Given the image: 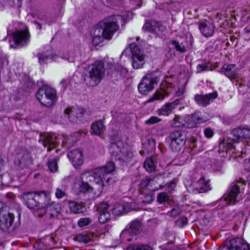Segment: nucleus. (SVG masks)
<instances>
[{"label": "nucleus", "mask_w": 250, "mask_h": 250, "mask_svg": "<svg viewBox=\"0 0 250 250\" xmlns=\"http://www.w3.org/2000/svg\"><path fill=\"white\" fill-rule=\"evenodd\" d=\"M234 139L230 138L224 139L219 144V153H228L229 151L234 152V150L236 149L235 146L233 145Z\"/></svg>", "instance_id": "obj_19"}, {"label": "nucleus", "mask_w": 250, "mask_h": 250, "mask_svg": "<svg viewBox=\"0 0 250 250\" xmlns=\"http://www.w3.org/2000/svg\"><path fill=\"white\" fill-rule=\"evenodd\" d=\"M244 167L246 170L250 171V158L244 160Z\"/></svg>", "instance_id": "obj_50"}, {"label": "nucleus", "mask_w": 250, "mask_h": 250, "mask_svg": "<svg viewBox=\"0 0 250 250\" xmlns=\"http://www.w3.org/2000/svg\"><path fill=\"white\" fill-rule=\"evenodd\" d=\"M47 165L49 169L52 172H55L58 170V165L56 159H50L48 160Z\"/></svg>", "instance_id": "obj_38"}, {"label": "nucleus", "mask_w": 250, "mask_h": 250, "mask_svg": "<svg viewBox=\"0 0 250 250\" xmlns=\"http://www.w3.org/2000/svg\"><path fill=\"white\" fill-rule=\"evenodd\" d=\"M245 30H246V31L247 32H248H248H250V30H249L248 29H245Z\"/></svg>", "instance_id": "obj_55"}, {"label": "nucleus", "mask_w": 250, "mask_h": 250, "mask_svg": "<svg viewBox=\"0 0 250 250\" xmlns=\"http://www.w3.org/2000/svg\"><path fill=\"white\" fill-rule=\"evenodd\" d=\"M113 148L115 150L113 152L115 158L123 162H127L132 157V152L128 151L127 149L124 147L120 148L117 145H114Z\"/></svg>", "instance_id": "obj_12"}, {"label": "nucleus", "mask_w": 250, "mask_h": 250, "mask_svg": "<svg viewBox=\"0 0 250 250\" xmlns=\"http://www.w3.org/2000/svg\"><path fill=\"white\" fill-rule=\"evenodd\" d=\"M232 133L238 139L250 138V129L239 127L234 129Z\"/></svg>", "instance_id": "obj_23"}, {"label": "nucleus", "mask_w": 250, "mask_h": 250, "mask_svg": "<svg viewBox=\"0 0 250 250\" xmlns=\"http://www.w3.org/2000/svg\"><path fill=\"white\" fill-rule=\"evenodd\" d=\"M238 182L241 183L243 186L246 185V181L242 179H240Z\"/></svg>", "instance_id": "obj_53"}, {"label": "nucleus", "mask_w": 250, "mask_h": 250, "mask_svg": "<svg viewBox=\"0 0 250 250\" xmlns=\"http://www.w3.org/2000/svg\"><path fill=\"white\" fill-rule=\"evenodd\" d=\"M129 209L124 204L117 203L113 208V213L115 215H120L124 213H126Z\"/></svg>", "instance_id": "obj_29"}, {"label": "nucleus", "mask_w": 250, "mask_h": 250, "mask_svg": "<svg viewBox=\"0 0 250 250\" xmlns=\"http://www.w3.org/2000/svg\"><path fill=\"white\" fill-rule=\"evenodd\" d=\"M36 194L41 196L44 195L45 197H47L48 195L45 191H38L36 193L32 192H24L21 195V198L24 202L25 206L30 209H34L36 210L42 209L43 207L41 205L39 202L37 201L35 199Z\"/></svg>", "instance_id": "obj_6"}, {"label": "nucleus", "mask_w": 250, "mask_h": 250, "mask_svg": "<svg viewBox=\"0 0 250 250\" xmlns=\"http://www.w3.org/2000/svg\"><path fill=\"white\" fill-rule=\"evenodd\" d=\"M208 119L205 117L201 112L197 111L190 117L189 123H193L194 124V127L197 124L202 123L206 122Z\"/></svg>", "instance_id": "obj_28"}, {"label": "nucleus", "mask_w": 250, "mask_h": 250, "mask_svg": "<svg viewBox=\"0 0 250 250\" xmlns=\"http://www.w3.org/2000/svg\"><path fill=\"white\" fill-rule=\"evenodd\" d=\"M169 197L166 192H161L157 195V201L159 203H163L168 201Z\"/></svg>", "instance_id": "obj_40"}, {"label": "nucleus", "mask_w": 250, "mask_h": 250, "mask_svg": "<svg viewBox=\"0 0 250 250\" xmlns=\"http://www.w3.org/2000/svg\"><path fill=\"white\" fill-rule=\"evenodd\" d=\"M3 207L2 204L0 203V212H1V210H2Z\"/></svg>", "instance_id": "obj_54"}, {"label": "nucleus", "mask_w": 250, "mask_h": 250, "mask_svg": "<svg viewBox=\"0 0 250 250\" xmlns=\"http://www.w3.org/2000/svg\"><path fill=\"white\" fill-rule=\"evenodd\" d=\"M190 117H180L176 115L172 121H171L170 125L172 127H180L184 126L187 128L194 127V124L193 123H189Z\"/></svg>", "instance_id": "obj_14"}, {"label": "nucleus", "mask_w": 250, "mask_h": 250, "mask_svg": "<svg viewBox=\"0 0 250 250\" xmlns=\"http://www.w3.org/2000/svg\"><path fill=\"white\" fill-rule=\"evenodd\" d=\"M75 239L80 243H87L91 241V236L90 235L80 233L75 236Z\"/></svg>", "instance_id": "obj_34"}, {"label": "nucleus", "mask_w": 250, "mask_h": 250, "mask_svg": "<svg viewBox=\"0 0 250 250\" xmlns=\"http://www.w3.org/2000/svg\"><path fill=\"white\" fill-rule=\"evenodd\" d=\"M167 95L166 90L163 89L157 90L155 93L146 101V103H149L154 101H160L165 99Z\"/></svg>", "instance_id": "obj_27"}, {"label": "nucleus", "mask_w": 250, "mask_h": 250, "mask_svg": "<svg viewBox=\"0 0 250 250\" xmlns=\"http://www.w3.org/2000/svg\"><path fill=\"white\" fill-rule=\"evenodd\" d=\"M93 222V219L90 217L81 218L78 222V226L83 228L88 226Z\"/></svg>", "instance_id": "obj_36"}, {"label": "nucleus", "mask_w": 250, "mask_h": 250, "mask_svg": "<svg viewBox=\"0 0 250 250\" xmlns=\"http://www.w3.org/2000/svg\"><path fill=\"white\" fill-rule=\"evenodd\" d=\"M249 85H250V82H249Z\"/></svg>", "instance_id": "obj_57"}, {"label": "nucleus", "mask_w": 250, "mask_h": 250, "mask_svg": "<svg viewBox=\"0 0 250 250\" xmlns=\"http://www.w3.org/2000/svg\"><path fill=\"white\" fill-rule=\"evenodd\" d=\"M55 195L57 198H61L62 197V190L59 188L57 189Z\"/></svg>", "instance_id": "obj_52"}, {"label": "nucleus", "mask_w": 250, "mask_h": 250, "mask_svg": "<svg viewBox=\"0 0 250 250\" xmlns=\"http://www.w3.org/2000/svg\"><path fill=\"white\" fill-rule=\"evenodd\" d=\"M213 134V131L210 128H207L204 130L205 136L208 138L212 137Z\"/></svg>", "instance_id": "obj_47"}, {"label": "nucleus", "mask_w": 250, "mask_h": 250, "mask_svg": "<svg viewBox=\"0 0 250 250\" xmlns=\"http://www.w3.org/2000/svg\"><path fill=\"white\" fill-rule=\"evenodd\" d=\"M209 180L204 177L201 178L196 184V190L199 193H204L210 189Z\"/></svg>", "instance_id": "obj_24"}, {"label": "nucleus", "mask_w": 250, "mask_h": 250, "mask_svg": "<svg viewBox=\"0 0 250 250\" xmlns=\"http://www.w3.org/2000/svg\"><path fill=\"white\" fill-rule=\"evenodd\" d=\"M144 167L149 173L153 172L155 170V166L153 160L150 158L146 159L144 164Z\"/></svg>", "instance_id": "obj_33"}, {"label": "nucleus", "mask_w": 250, "mask_h": 250, "mask_svg": "<svg viewBox=\"0 0 250 250\" xmlns=\"http://www.w3.org/2000/svg\"><path fill=\"white\" fill-rule=\"evenodd\" d=\"M39 142H41L45 147L47 148V151H50L52 149L57 147L55 137L50 134H42L40 136Z\"/></svg>", "instance_id": "obj_15"}, {"label": "nucleus", "mask_w": 250, "mask_h": 250, "mask_svg": "<svg viewBox=\"0 0 250 250\" xmlns=\"http://www.w3.org/2000/svg\"><path fill=\"white\" fill-rule=\"evenodd\" d=\"M177 222L180 224L181 227H183L187 224L188 219L187 217H182L177 220Z\"/></svg>", "instance_id": "obj_48"}, {"label": "nucleus", "mask_w": 250, "mask_h": 250, "mask_svg": "<svg viewBox=\"0 0 250 250\" xmlns=\"http://www.w3.org/2000/svg\"><path fill=\"white\" fill-rule=\"evenodd\" d=\"M168 213L170 216L175 217L180 214V211L178 208H173Z\"/></svg>", "instance_id": "obj_49"}, {"label": "nucleus", "mask_w": 250, "mask_h": 250, "mask_svg": "<svg viewBox=\"0 0 250 250\" xmlns=\"http://www.w3.org/2000/svg\"><path fill=\"white\" fill-rule=\"evenodd\" d=\"M158 81V79L156 76L148 75L144 77L138 85L139 92L144 95H147L154 89V84H156Z\"/></svg>", "instance_id": "obj_8"}, {"label": "nucleus", "mask_w": 250, "mask_h": 250, "mask_svg": "<svg viewBox=\"0 0 250 250\" xmlns=\"http://www.w3.org/2000/svg\"><path fill=\"white\" fill-rule=\"evenodd\" d=\"M68 207L70 210L74 213H80L83 211V206L75 202H69Z\"/></svg>", "instance_id": "obj_32"}, {"label": "nucleus", "mask_w": 250, "mask_h": 250, "mask_svg": "<svg viewBox=\"0 0 250 250\" xmlns=\"http://www.w3.org/2000/svg\"><path fill=\"white\" fill-rule=\"evenodd\" d=\"M171 245V243H168V244H167V245Z\"/></svg>", "instance_id": "obj_56"}, {"label": "nucleus", "mask_w": 250, "mask_h": 250, "mask_svg": "<svg viewBox=\"0 0 250 250\" xmlns=\"http://www.w3.org/2000/svg\"><path fill=\"white\" fill-rule=\"evenodd\" d=\"M240 193V188L238 185L235 184L231 188L229 193L224 197V200L228 205H234L238 202L237 197Z\"/></svg>", "instance_id": "obj_16"}, {"label": "nucleus", "mask_w": 250, "mask_h": 250, "mask_svg": "<svg viewBox=\"0 0 250 250\" xmlns=\"http://www.w3.org/2000/svg\"><path fill=\"white\" fill-rule=\"evenodd\" d=\"M156 177L152 178L145 177L143 179L140 184V188L145 189L147 188L150 191H155L158 189L157 186L158 183H156L155 180Z\"/></svg>", "instance_id": "obj_20"}, {"label": "nucleus", "mask_w": 250, "mask_h": 250, "mask_svg": "<svg viewBox=\"0 0 250 250\" xmlns=\"http://www.w3.org/2000/svg\"><path fill=\"white\" fill-rule=\"evenodd\" d=\"M161 119L156 116H152L146 121V124L147 125H152L159 123L161 122Z\"/></svg>", "instance_id": "obj_45"}, {"label": "nucleus", "mask_w": 250, "mask_h": 250, "mask_svg": "<svg viewBox=\"0 0 250 250\" xmlns=\"http://www.w3.org/2000/svg\"><path fill=\"white\" fill-rule=\"evenodd\" d=\"M178 104V102H174L166 103L161 108L157 110V114L159 116H168L170 114L172 110L176 108Z\"/></svg>", "instance_id": "obj_21"}, {"label": "nucleus", "mask_w": 250, "mask_h": 250, "mask_svg": "<svg viewBox=\"0 0 250 250\" xmlns=\"http://www.w3.org/2000/svg\"><path fill=\"white\" fill-rule=\"evenodd\" d=\"M218 97L217 91L205 95L196 94L194 96V101L199 105L205 107L209 104L211 102Z\"/></svg>", "instance_id": "obj_10"}, {"label": "nucleus", "mask_w": 250, "mask_h": 250, "mask_svg": "<svg viewBox=\"0 0 250 250\" xmlns=\"http://www.w3.org/2000/svg\"><path fill=\"white\" fill-rule=\"evenodd\" d=\"M234 66V64L226 63L222 67V71L229 79H235L237 78V73L236 71L233 70Z\"/></svg>", "instance_id": "obj_25"}, {"label": "nucleus", "mask_w": 250, "mask_h": 250, "mask_svg": "<svg viewBox=\"0 0 250 250\" xmlns=\"http://www.w3.org/2000/svg\"><path fill=\"white\" fill-rule=\"evenodd\" d=\"M199 29L203 35L205 37H210L214 33V27L209 21H204L198 23Z\"/></svg>", "instance_id": "obj_18"}, {"label": "nucleus", "mask_w": 250, "mask_h": 250, "mask_svg": "<svg viewBox=\"0 0 250 250\" xmlns=\"http://www.w3.org/2000/svg\"><path fill=\"white\" fill-rule=\"evenodd\" d=\"M14 220V215L8 212L3 207L0 212V229L7 230L12 226Z\"/></svg>", "instance_id": "obj_9"}, {"label": "nucleus", "mask_w": 250, "mask_h": 250, "mask_svg": "<svg viewBox=\"0 0 250 250\" xmlns=\"http://www.w3.org/2000/svg\"><path fill=\"white\" fill-rule=\"evenodd\" d=\"M85 110L84 109L78 107L67 108L64 111V114L66 115L71 122H74L77 119L81 117Z\"/></svg>", "instance_id": "obj_17"}, {"label": "nucleus", "mask_w": 250, "mask_h": 250, "mask_svg": "<svg viewBox=\"0 0 250 250\" xmlns=\"http://www.w3.org/2000/svg\"><path fill=\"white\" fill-rule=\"evenodd\" d=\"M67 156L75 167L81 166L83 163V151L80 149H75L69 151Z\"/></svg>", "instance_id": "obj_13"}, {"label": "nucleus", "mask_w": 250, "mask_h": 250, "mask_svg": "<svg viewBox=\"0 0 250 250\" xmlns=\"http://www.w3.org/2000/svg\"><path fill=\"white\" fill-rule=\"evenodd\" d=\"M153 200V195L151 194H147L144 196L142 202L145 204H150Z\"/></svg>", "instance_id": "obj_46"}, {"label": "nucleus", "mask_w": 250, "mask_h": 250, "mask_svg": "<svg viewBox=\"0 0 250 250\" xmlns=\"http://www.w3.org/2000/svg\"><path fill=\"white\" fill-rule=\"evenodd\" d=\"M6 162V158L5 157H0V169Z\"/></svg>", "instance_id": "obj_51"}, {"label": "nucleus", "mask_w": 250, "mask_h": 250, "mask_svg": "<svg viewBox=\"0 0 250 250\" xmlns=\"http://www.w3.org/2000/svg\"><path fill=\"white\" fill-rule=\"evenodd\" d=\"M132 65L135 69L141 68L145 63L146 55L139 46L134 43L130 44Z\"/></svg>", "instance_id": "obj_7"}, {"label": "nucleus", "mask_w": 250, "mask_h": 250, "mask_svg": "<svg viewBox=\"0 0 250 250\" xmlns=\"http://www.w3.org/2000/svg\"><path fill=\"white\" fill-rule=\"evenodd\" d=\"M36 97L42 105L51 107L57 101V93L54 89L43 85L37 92Z\"/></svg>", "instance_id": "obj_4"}, {"label": "nucleus", "mask_w": 250, "mask_h": 250, "mask_svg": "<svg viewBox=\"0 0 250 250\" xmlns=\"http://www.w3.org/2000/svg\"><path fill=\"white\" fill-rule=\"evenodd\" d=\"M29 38L28 32L18 31L14 34V39L16 44H20L26 42Z\"/></svg>", "instance_id": "obj_22"}, {"label": "nucleus", "mask_w": 250, "mask_h": 250, "mask_svg": "<svg viewBox=\"0 0 250 250\" xmlns=\"http://www.w3.org/2000/svg\"><path fill=\"white\" fill-rule=\"evenodd\" d=\"M86 73L84 81L85 84L90 87L97 85L104 79L105 74L104 62L97 61L87 66Z\"/></svg>", "instance_id": "obj_3"}, {"label": "nucleus", "mask_w": 250, "mask_h": 250, "mask_svg": "<svg viewBox=\"0 0 250 250\" xmlns=\"http://www.w3.org/2000/svg\"><path fill=\"white\" fill-rule=\"evenodd\" d=\"M104 128V122L101 120L95 122L91 125L92 133L96 135H100Z\"/></svg>", "instance_id": "obj_26"}, {"label": "nucleus", "mask_w": 250, "mask_h": 250, "mask_svg": "<svg viewBox=\"0 0 250 250\" xmlns=\"http://www.w3.org/2000/svg\"><path fill=\"white\" fill-rule=\"evenodd\" d=\"M38 57L39 58V62L41 64L46 62L48 59L50 58L49 55L46 54V53L39 54L38 55Z\"/></svg>", "instance_id": "obj_42"}, {"label": "nucleus", "mask_w": 250, "mask_h": 250, "mask_svg": "<svg viewBox=\"0 0 250 250\" xmlns=\"http://www.w3.org/2000/svg\"><path fill=\"white\" fill-rule=\"evenodd\" d=\"M113 162H107L105 166L95 168L92 171H86L81 174L76 180L75 184L78 186L81 192L94 191L95 197H99L102 193L104 186V181L108 182L109 175L115 170Z\"/></svg>", "instance_id": "obj_1"}, {"label": "nucleus", "mask_w": 250, "mask_h": 250, "mask_svg": "<svg viewBox=\"0 0 250 250\" xmlns=\"http://www.w3.org/2000/svg\"><path fill=\"white\" fill-rule=\"evenodd\" d=\"M119 16L108 17L97 23L93 32L92 43L98 45L104 39L110 40L114 34L119 29L117 18Z\"/></svg>", "instance_id": "obj_2"}, {"label": "nucleus", "mask_w": 250, "mask_h": 250, "mask_svg": "<svg viewBox=\"0 0 250 250\" xmlns=\"http://www.w3.org/2000/svg\"><path fill=\"white\" fill-rule=\"evenodd\" d=\"M56 243V240L53 236H47L45 239V243L50 247L49 249H52L53 246Z\"/></svg>", "instance_id": "obj_44"}, {"label": "nucleus", "mask_w": 250, "mask_h": 250, "mask_svg": "<svg viewBox=\"0 0 250 250\" xmlns=\"http://www.w3.org/2000/svg\"><path fill=\"white\" fill-rule=\"evenodd\" d=\"M126 250H153V249L147 245H135L129 246Z\"/></svg>", "instance_id": "obj_35"}, {"label": "nucleus", "mask_w": 250, "mask_h": 250, "mask_svg": "<svg viewBox=\"0 0 250 250\" xmlns=\"http://www.w3.org/2000/svg\"><path fill=\"white\" fill-rule=\"evenodd\" d=\"M141 227V223L139 221H133L130 224L127 231L131 235H136L139 233Z\"/></svg>", "instance_id": "obj_30"}, {"label": "nucleus", "mask_w": 250, "mask_h": 250, "mask_svg": "<svg viewBox=\"0 0 250 250\" xmlns=\"http://www.w3.org/2000/svg\"><path fill=\"white\" fill-rule=\"evenodd\" d=\"M168 141L170 149L173 152H178L185 145L186 139L182 131L177 130L169 133Z\"/></svg>", "instance_id": "obj_5"}, {"label": "nucleus", "mask_w": 250, "mask_h": 250, "mask_svg": "<svg viewBox=\"0 0 250 250\" xmlns=\"http://www.w3.org/2000/svg\"><path fill=\"white\" fill-rule=\"evenodd\" d=\"M171 44L173 45L175 49L181 53L185 52L187 50L186 47L183 43H180L176 41H172L171 42Z\"/></svg>", "instance_id": "obj_37"}, {"label": "nucleus", "mask_w": 250, "mask_h": 250, "mask_svg": "<svg viewBox=\"0 0 250 250\" xmlns=\"http://www.w3.org/2000/svg\"><path fill=\"white\" fill-rule=\"evenodd\" d=\"M109 208V205L106 202H102L98 206L99 213L108 212L107 209Z\"/></svg>", "instance_id": "obj_43"}, {"label": "nucleus", "mask_w": 250, "mask_h": 250, "mask_svg": "<svg viewBox=\"0 0 250 250\" xmlns=\"http://www.w3.org/2000/svg\"><path fill=\"white\" fill-rule=\"evenodd\" d=\"M30 163V155L27 152L23 153L22 157L19 160V165L21 168L28 165Z\"/></svg>", "instance_id": "obj_31"}, {"label": "nucleus", "mask_w": 250, "mask_h": 250, "mask_svg": "<svg viewBox=\"0 0 250 250\" xmlns=\"http://www.w3.org/2000/svg\"><path fill=\"white\" fill-rule=\"evenodd\" d=\"M222 250H250L249 245L241 238L231 240L229 245L224 247Z\"/></svg>", "instance_id": "obj_11"}, {"label": "nucleus", "mask_w": 250, "mask_h": 250, "mask_svg": "<svg viewBox=\"0 0 250 250\" xmlns=\"http://www.w3.org/2000/svg\"><path fill=\"white\" fill-rule=\"evenodd\" d=\"M209 63L207 62H205L202 64H199L197 66V73H201L204 71H207L209 70L208 68Z\"/></svg>", "instance_id": "obj_41"}, {"label": "nucleus", "mask_w": 250, "mask_h": 250, "mask_svg": "<svg viewBox=\"0 0 250 250\" xmlns=\"http://www.w3.org/2000/svg\"><path fill=\"white\" fill-rule=\"evenodd\" d=\"M110 217V214L109 212L100 213L99 221L100 223L104 224L108 221Z\"/></svg>", "instance_id": "obj_39"}]
</instances>
